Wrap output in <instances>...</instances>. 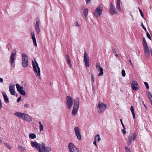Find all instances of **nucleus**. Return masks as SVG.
<instances>
[{"instance_id": "nucleus-52", "label": "nucleus", "mask_w": 152, "mask_h": 152, "mask_svg": "<svg viewBox=\"0 0 152 152\" xmlns=\"http://www.w3.org/2000/svg\"><path fill=\"white\" fill-rule=\"evenodd\" d=\"M132 115H133V118L134 119H135V115L134 113H132Z\"/></svg>"}, {"instance_id": "nucleus-45", "label": "nucleus", "mask_w": 152, "mask_h": 152, "mask_svg": "<svg viewBox=\"0 0 152 152\" xmlns=\"http://www.w3.org/2000/svg\"><path fill=\"white\" fill-rule=\"evenodd\" d=\"M21 98V96H20L19 98H18V99H17V102L18 103H19L20 102V100Z\"/></svg>"}, {"instance_id": "nucleus-40", "label": "nucleus", "mask_w": 152, "mask_h": 152, "mask_svg": "<svg viewBox=\"0 0 152 152\" xmlns=\"http://www.w3.org/2000/svg\"><path fill=\"white\" fill-rule=\"evenodd\" d=\"M65 58L66 61L70 59L69 56L67 54H66L65 55Z\"/></svg>"}, {"instance_id": "nucleus-57", "label": "nucleus", "mask_w": 152, "mask_h": 152, "mask_svg": "<svg viewBox=\"0 0 152 152\" xmlns=\"http://www.w3.org/2000/svg\"><path fill=\"white\" fill-rule=\"evenodd\" d=\"M2 107V103H0V109H1Z\"/></svg>"}, {"instance_id": "nucleus-11", "label": "nucleus", "mask_w": 152, "mask_h": 152, "mask_svg": "<svg viewBox=\"0 0 152 152\" xmlns=\"http://www.w3.org/2000/svg\"><path fill=\"white\" fill-rule=\"evenodd\" d=\"M16 86L17 90L20 94L23 96L26 95L25 91L23 90V87L20 86L18 84H16Z\"/></svg>"}, {"instance_id": "nucleus-4", "label": "nucleus", "mask_w": 152, "mask_h": 152, "mask_svg": "<svg viewBox=\"0 0 152 152\" xmlns=\"http://www.w3.org/2000/svg\"><path fill=\"white\" fill-rule=\"evenodd\" d=\"M79 99L78 98H76L74 100L73 109L72 110V114L75 116L77 114L79 109Z\"/></svg>"}, {"instance_id": "nucleus-9", "label": "nucleus", "mask_w": 152, "mask_h": 152, "mask_svg": "<svg viewBox=\"0 0 152 152\" xmlns=\"http://www.w3.org/2000/svg\"><path fill=\"white\" fill-rule=\"evenodd\" d=\"M68 148L69 152H80L79 150L72 143H69Z\"/></svg>"}, {"instance_id": "nucleus-54", "label": "nucleus", "mask_w": 152, "mask_h": 152, "mask_svg": "<svg viewBox=\"0 0 152 152\" xmlns=\"http://www.w3.org/2000/svg\"><path fill=\"white\" fill-rule=\"evenodd\" d=\"M143 46L148 45L146 42H143Z\"/></svg>"}, {"instance_id": "nucleus-42", "label": "nucleus", "mask_w": 152, "mask_h": 152, "mask_svg": "<svg viewBox=\"0 0 152 152\" xmlns=\"http://www.w3.org/2000/svg\"><path fill=\"white\" fill-rule=\"evenodd\" d=\"M91 81L93 82H94V76L93 74H91Z\"/></svg>"}, {"instance_id": "nucleus-58", "label": "nucleus", "mask_w": 152, "mask_h": 152, "mask_svg": "<svg viewBox=\"0 0 152 152\" xmlns=\"http://www.w3.org/2000/svg\"><path fill=\"white\" fill-rule=\"evenodd\" d=\"M150 51L151 53L152 52V48L150 49Z\"/></svg>"}, {"instance_id": "nucleus-59", "label": "nucleus", "mask_w": 152, "mask_h": 152, "mask_svg": "<svg viewBox=\"0 0 152 152\" xmlns=\"http://www.w3.org/2000/svg\"><path fill=\"white\" fill-rule=\"evenodd\" d=\"M39 124H40V125H42L41 124V122L40 121L39 122Z\"/></svg>"}, {"instance_id": "nucleus-27", "label": "nucleus", "mask_w": 152, "mask_h": 152, "mask_svg": "<svg viewBox=\"0 0 152 152\" xmlns=\"http://www.w3.org/2000/svg\"><path fill=\"white\" fill-rule=\"evenodd\" d=\"M66 62L67 63L69 64V66L70 68H71L72 65L71 64V61H70V59L68 60H67L66 61Z\"/></svg>"}, {"instance_id": "nucleus-22", "label": "nucleus", "mask_w": 152, "mask_h": 152, "mask_svg": "<svg viewBox=\"0 0 152 152\" xmlns=\"http://www.w3.org/2000/svg\"><path fill=\"white\" fill-rule=\"evenodd\" d=\"M94 140L98 142L101 140V138H100V135L99 134H98L95 136Z\"/></svg>"}, {"instance_id": "nucleus-56", "label": "nucleus", "mask_w": 152, "mask_h": 152, "mask_svg": "<svg viewBox=\"0 0 152 152\" xmlns=\"http://www.w3.org/2000/svg\"><path fill=\"white\" fill-rule=\"evenodd\" d=\"M142 39H143V40H142V41H143V43L146 42V41H145V38L144 37H143V38Z\"/></svg>"}, {"instance_id": "nucleus-48", "label": "nucleus", "mask_w": 152, "mask_h": 152, "mask_svg": "<svg viewBox=\"0 0 152 152\" xmlns=\"http://www.w3.org/2000/svg\"><path fill=\"white\" fill-rule=\"evenodd\" d=\"M149 52V49H145V50H144L145 53H147Z\"/></svg>"}, {"instance_id": "nucleus-25", "label": "nucleus", "mask_w": 152, "mask_h": 152, "mask_svg": "<svg viewBox=\"0 0 152 152\" xmlns=\"http://www.w3.org/2000/svg\"><path fill=\"white\" fill-rule=\"evenodd\" d=\"M28 65V61H22V65L24 67H26Z\"/></svg>"}, {"instance_id": "nucleus-55", "label": "nucleus", "mask_w": 152, "mask_h": 152, "mask_svg": "<svg viewBox=\"0 0 152 152\" xmlns=\"http://www.w3.org/2000/svg\"><path fill=\"white\" fill-rule=\"evenodd\" d=\"M3 82V80L2 78H0V82L1 83Z\"/></svg>"}, {"instance_id": "nucleus-10", "label": "nucleus", "mask_w": 152, "mask_h": 152, "mask_svg": "<svg viewBox=\"0 0 152 152\" xmlns=\"http://www.w3.org/2000/svg\"><path fill=\"white\" fill-rule=\"evenodd\" d=\"M136 134L135 133L130 134L128 136L127 140L128 145H129L131 143L132 140H134L136 138Z\"/></svg>"}, {"instance_id": "nucleus-46", "label": "nucleus", "mask_w": 152, "mask_h": 152, "mask_svg": "<svg viewBox=\"0 0 152 152\" xmlns=\"http://www.w3.org/2000/svg\"><path fill=\"white\" fill-rule=\"evenodd\" d=\"M24 106L26 108H28L29 107V105L28 104H25Z\"/></svg>"}, {"instance_id": "nucleus-34", "label": "nucleus", "mask_w": 152, "mask_h": 152, "mask_svg": "<svg viewBox=\"0 0 152 152\" xmlns=\"http://www.w3.org/2000/svg\"><path fill=\"white\" fill-rule=\"evenodd\" d=\"M138 8L139 9V11L140 12V15H141V16H142V18H144V15L143 14V13L142 12L141 10L140 9V7H138Z\"/></svg>"}, {"instance_id": "nucleus-49", "label": "nucleus", "mask_w": 152, "mask_h": 152, "mask_svg": "<svg viewBox=\"0 0 152 152\" xmlns=\"http://www.w3.org/2000/svg\"><path fill=\"white\" fill-rule=\"evenodd\" d=\"M143 48L144 50H145V49H149L148 47V45L143 46Z\"/></svg>"}, {"instance_id": "nucleus-41", "label": "nucleus", "mask_w": 152, "mask_h": 152, "mask_svg": "<svg viewBox=\"0 0 152 152\" xmlns=\"http://www.w3.org/2000/svg\"><path fill=\"white\" fill-rule=\"evenodd\" d=\"M141 26L146 31H147L146 28L145 27V26H144L143 23H141Z\"/></svg>"}, {"instance_id": "nucleus-61", "label": "nucleus", "mask_w": 152, "mask_h": 152, "mask_svg": "<svg viewBox=\"0 0 152 152\" xmlns=\"http://www.w3.org/2000/svg\"><path fill=\"white\" fill-rule=\"evenodd\" d=\"M0 142L1 143H3V142L1 141L0 140Z\"/></svg>"}, {"instance_id": "nucleus-60", "label": "nucleus", "mask_w": 152, "mask_h": 152, "mask_svg": "<svg viewBox=\"0 0 152 152\" xmlns=\"http://www.w3.org/2000/svg\"><path fill=\"white\" fill-rule=\"evenodd\" d=\"M115 56L116 57H117L118 56V55L117 54H116L115 55Z\"/></svg>"}, {"instance_id": "nucleus-24", "label": "nucleus", "mask_w": 152, "mask_h": 152, "mask_svg": "<svg viewBox=\"0 0 152 152\" xmlns=\"http://www.w3.org/2000/svg\"><path fill=\"white\" fill-rule=\"evenodd\" d=\"M88 13V9H85L84 10L83 14L85 16V18H86L87 15Z\"/></svg>"}, {"instance_id": "nucleus-19", "label": "nucleus", "mask_w": 152, "mask_h": 152, "mask_svg": "<svg viewBox=\"0 0 152 152\" xmlns=\"http://www.w3.org/2000/svg\"><path fill=\"white\" fill-rule=\"evenodd\" d=\"M2 95L4 99V100L6 103H8L9 102V99L6 94L3 92L2 93Z\"/></svg>"}, {"instance_id": "nucleus-33", "label": "nucleus", "mask_w": 152, "mask_h": 152, "mask_svg": "<svg viewBox=\"0 0 152 152\" xmlns=\"http://www.w3.org/2000/svg\"><path fill=\"white\" fill-rule=\"evenodd\" d=\"M39 128L40 132H42L43 130L44 127L42 125H40Z\"/></svg>"}, {"instance_id": "nucleus-1", "label": "nucleus", "mask_w": 152, "mask_h": 152, "mask_svg": "<svg viewBox=\"0 0 152 152\" xmlns=\"http://www.w3.org/2000/svg\"><path fill=\"white\" fill-rule=\"evenodd\" d=\"M31 145L32 147L36 148L39 152H49L51 150L50 147H45V144L43 142L39 144L36 142H32Z\"/></svg>"}, {"instance_id": "nucleus-44", "label": "nucleus", "mask_w": 152, "mask_h": 152, "mask_svg": "<svg viewBox=\"0 0 152 152\" xmlns=\"http://www.w3.org/2000/svg\"><path fill=\"white\" fill-rule=\"evenodd\" d=\"M74 24H75V26H80V25L79 24L78 22L77 21H76L75 23Z\"/></svg>"}, {"instance_id": "nucleus-17", "label": "nucleus", "mask_w": 152, "mask_h": 152, "mask_svg": "<svg viewBox=\"0 0 152 152\" xmlns=\"http://www.w3.org/2000/svg\"><path fill=\"white\" fill-rule=\"evenodd\" d=\"M35 28L36 33L37 34H39L40 32V29L39 28V23L38 20H37L35 24Z\"/></svg>"}, {"instance_id": "nucleus-50", "label": "nucleus", "mask_w": 152, "mask_h": 152, "mask_svg": "<svg viewBox=\"0 0 152 152\" xmlns=\"http://www.w3.org/2000/svg\"><path fill=\"white\" fill-rule=\"evenodd\" d=\"M96 141H95L94 140V141L93 142V143L97 147V145H96Z\"/></svg>"}, {"instance_id": "nucleus-37", "label": "nucleus", "mask_w": 152, "mask_h": 152, "mask_svg": "<svg viewBox=\"0 0 152 152\" xmlns=\"http://www.w3.org/2000/svg\"><path fill=\"white\" fill-rule=\"evenodd\" d=\"M32 36V39L35 38V34L34 32H31V33Z\"/></svg>"}, {"instance_id": "nucleus-35", "label": "nucleus", "mask_w": 152, "mask_h": 152, "mask_svg": "<svg viewBox=\"0 0 152 152\" xmlns=\"http://www.w3.org/2000/svg\"><path fill=\"white\" fill-rule=\"evenodd\" d=\"M145 56H146V58H149L150 56V52H148L147 53H145Z\"/></svg>"}, {"instance_id": "nucleus-47", "label": "nucleus", "mask_w": 152, "mask_h": 152, "mask_svg": "<svg viewBox=\"0 0 152 152\" xmlns=\"http://www.w3.org/2000/svg\"><path fill=\"white\" fill-rule=\"evenodd\" d=\"M120 121L121 122V124L122 125V126H123V127L124 128L125 126H124V124H123V122H122V119H120Z\"/></svg>"}, {"instance_id": "nucleus-5", "label": "nucleus", "mask_w": 152, "mask_h": 152, "mask_svg": "<svg viewBox=\"0 0 152 152\" xmlns=\"http://www.w3.org/2000/svg\"><path fill=\"white\" fill-rule=\"evenodd\" d=\"M103 7L102 5H99L94 11L93 13L94 16L96 18L99 17L102 14Z\"/></svg>"}, {"instance_id": "nucleus-3", "label": "nucleus", "mask_w": 152, "mask_h": 152, "mask_svg": "<svg viewBox=\"0 0 152 152\" xmlns=\"http://www.w3.org/2000/svg\"><path fill=\"white\" fill-rule=\"evenodd\" d=\"M14 115L28 122H31L32 120V118L31 117L24 113L16 112L14 113Z\"/></svg>"}, {"instance_id": "nucleus-6", "label": "nucleus", "mask_w": 152, "mask_h": 152, "mask_svg": "<svg viewBox=\"0 0 152 152\" xmlns=\"http://www.w3.org/2000/svg\"><path fill=\"white\" fill-rule=\"evenodd\" d=\"M73 102L74 100L72 97L69 96L66 97V106L68 109H69L72 107Z\"/></svg>"}, {"instance_id": "nucleus-21", "label": "nucleus", "mask_w": 152, "mask_h": 152, "mask_svg": "<svg viewBox=\"0 0 152 152\" xmlns=\"http://www.w3.org/2000/svg\"><path fill=\"white\" fill-rule=\"evenodd\" d=\"M29 138L32 139H34L36 138V135L34 133H31L29 135Z\"/></svg>"}, {"instance_id": "nucleus-53", "label": "nucleus", "mask_w": 152, "mask_h": 152, "mask_svg": "<svg viewBox=\"0 0 152 152\" xmlns=\"http://www.w3.org/2000/svg\"><path fill=\"white\" fill-rule=\"evenodd\" d=\"M86 4H88L91 1V0H85Z\"/></svg>"}, {"instance_id": "nucleus-13", "label": "nucleus", "mask_w": 152, "mask_h": 152, "mask_svg": "<svg viewBox=\"0 0 152 152\" xmlns=\"http://www.w3.org/2000/svg\"><path fill=\"white\" fill-rule=\"evenodd\" d=\"M84 58L85 66L88 67L89 66V59L88 54L86 53H84Z\"/></svg>"}, {"instance_id": "nucleus-26", "label": "nucleus", "mask_w": 152, "mask_h": 152, "mask_svg": "<svg viewBox=\"0 0 152 152\" xmlns=\"http://www.w3.org/2000/svg\"><path fill=\"white\" fill-rule=\"evenodd\" d=\"M4 144L10 150L12 149L11 146L9 144L6 143H4Z\"/></svg>"}, {"instance_id": "nucleus-23", "label": "nucleus", "mask_w": 152, "mask_h": 152, "mask_svg": "<svg viewBox=\"0 0 152 152\" xmlns=\"http://www.w3.org/2000/svg\"><path fill=\"white\" fill-rule=\"evenodd\" d=\"M18 148L19 151H25L26 148L25 147L19 145L18 147Z\"/></svg>"}, {"instance_id": "nucleus-29", "label": "nucleus", "mask_w": 152, "mask_h": 152, "mask_svg": "<svg viewBox=\"0 0 152 152\" xmlns=\"http://www.w3.org/2000/svg\"><path fill=\"white\" fill-rule=\"evenodd\" d=\"M11 94L12 95H15V90H11L10 91Z\"/></svg>"}, {"instance_id": "nucleus-51", "label": "nucleus", "mask_w": 152, "mask_h": 152, "mask_svg": "<svg viewBox=\"0 0 152 152\" xmlns=\"http://www.w3.org/2000/svg\"><path fill=\"white\" fill-rule=\"evenodd\" d=\"M129 61L130 63V64L131 65V66L132 67H133V64H132V62H131V61L130 60H129Z\"/></svg>"}, {"instance_id": "nucleus-7", "label": "nucleus", "mask_w": 152, "mask_h": 152, "mask_svg": "<svg viewBox=\"0 0 152 152\" xmlns=\"http://www.w3.org/2000/svg\"><path fill=\"white\" fill-rule=\"evenodd\" d=\"M107 105L106 104L99 102L97 107V111L99 113L104 111L106 108Z\"/></svg>"}, {"instance_id": "nucleus-62", "label": "nucleus", "mask_w": 152, "mask_h": 152, "mask_svg": "<svg viewBox=\"0 0 152 152\" xmlns=\"http://www.w3.org/2000/svg\"><path fill=\"white\" fill-rule=\"evenodd\" d=\"M143 105L145 107V108H146V106L145 105L144 103H143Z\"/></svg>"}, {"instance_id": "nucleus-30", "label": "nucleus", "mask_w": 152, "mask_h": 152, "mask_svg": "<svg viewBox=\"0 0 152 152\" xmlns=\"http://www.w3.org/2000/svg\"><path fill=\"white\" fill-rule=\"evenodd\" d=\"M32 39L33 40V43L34 45L35 46H37V45L36 40V38Z\"/></svg>"}, {"instance_id": "nucleus-28", "label": "nucleus", "mask_w": 152, "mask_h": 152, "mask_svg": "<svg viewBox=\"0 0 152 152\" xmlns=\"http://www.w3.org/2000/svg\"><path fill=\"white\" fill-rule=\"evenodd\" d=\"M9 91L14 90L15 88V86L13 85H10L9 86Z\"/></svg>"}, {"instance_id": "nucleus-38", "label": "nucleus", "mask_w": 152, "mask_h": 152, "mask_svg": "<svg viewBox=\"0 0 152 152\" xmlns=\"http://www.w3.org/2000/svg\"><path fill=\"white\" fill-rule=\"evenodd\" d=\"M144 84L145 86H146V88L147 89H148L149 88V86L148 84V83L147 82H144Z\"/></svg>"}, {"instance_id": "nucleus-43", "label": "nucleus", "mask_w": 152, "mask_h": 152, "mask_svg": "<svg viewBox=\"0 0 152 152\" xmlns=\"http://www.w3.org/2000/svg\"><path fill=\"white\" fill-rule=\"evenodd\" d=\"M130 110L131 111L132 113H134V108L132 106L131 107Z\"/></svg>"}, {"instance_id": "nucleus-2", "label": "nucleus", "mask_w": 152, "mask_h": 152, "mask_svg": "<svg viewBox=\"0 0 152 152\" xmlns=\"http://www.w3.org/2000/svg\"><path fill=\"white\" fill-rule=\"evenodd\" d=\"M34 61L35 62H34L33 61H32L34 72L36 77H40V68L36 61L34 60Z\"/></svg>"}, {"instance_id": "nucleus-39", "label": "nucleus", "mask_w": 152, "mask_h": 152, "mask_svg": "<svg viewBox=\"0 0 152 152\" xmlns=\"http://www.w3.org/2000/svg\"><path fill=\"white\" fill-rule=\"evenodd\" d=\"M122 132L123 133V134L124 135H125L126 134V131L125 130V128L124 127V128L123 129H122Z\"/></svg>"}, {"instance_id": "nucleus-15", "label": "nucleus", "mask_w": 152, "mask_h": 152, "mask_svg": "<svg viewBox=\"0 0 152 152\" xmlns=\"http://www.w3.org/2000/svg\"><path fill=\"white\" fill-rule=\"evenodd\" d=\"M74 131L76 136L78 140H81V136L80 133V131L79 127L77 126L75 127L74 128Z\"/></svg>"}, {"instance_id": "nucleus-12", "label": "nucleus", "mask_w": 152, "mask_h": 152, "mask_svg": "<svg viewBox=\"0 0 152 152\" xmlns=\"http://www.w3.org/2000/svg\"><path fill=\"white\" fill-rule=\"evenodd\" d=\"M96 68L98 71L99 72V73L98 75L99 76H102L103 74V69L102 67H101V65L99 63H97L96 64Z\"/></svg>"}, {"instance_id": "nucleus-8", "label": "nucleus", "mask_w": 152, "mask_h": 152, "mask_svg": "<svg viewBox=\"0 0 152 152\" xmlns=\"http://www.w3.org/2000/svg\"><path fill=\"white\" fill-rule=\"evenodd\" d=\"M16 50L14 49L11 52L10 59V62L11 65V66L14 68L15 67V58L14 56L16 55Z\"/></svg>"}, {"instance_id": "nucleus-36", "label": "nucleus", "mask_w": 152, "mask_h": 152, "mask_svg": "<svg viewBox=\"0 0 152 152\" xmlns=\"http://www.w3.org/2000/svg\"><path fill=\"white\" fill-rule=\"evenodd\" d=\"M125 149L126 152H131L130 149L127 147H125Z\"/></svg>"}, {"instance_id": "nucleus-16", "label": "nucleus", "mask_w": 152, "mask_h": 152, "mask_svg": "<svg viewBox=\"0 0 152 152\" xmlns=\"http://www.w3.org/2000/svg\"><path fill=\"white\" fill-rule=\"evenodd\" d=\"M131 86L134 91H137L139 88V86L136 81H132L131 83Z\"/></svg>"}, {"instance_id": "nucleus-31", "label": "nucleus", "mask_w": 152, "mask_h": 152, "mask_svg": "<svg viewBox=\"0 0 152 152\" xmlns=\"http://www.w3.org/2000/svg\"><path fill=\"white\" fill-rule=\"evenodd\" d=\"M146 32V36L150 40H151V37L149 33L147 31Z\"/></svg>"}, {"instance_id": "nucleus-20", "label": "nucleus", "mask_w": 152, "mask_h": 152, "mask_svg": "<svg viewBox=\"0 0 152 152\" xmlns=\"http://www.w3.org/2000/svg\"><path fill=\"white\" fill-rule=\"evenodd\" d=\"M22 61H28V58L26 54L23 53L22 55Z\"/></svg>"}, {"instance_id": "nucleus-14", "label": "nucleus", "mask_w": 152, "mask_h": 152, "mask_svg": "<svg viewBox=\"0 0 152 152\" xmlns=\"http://www.w3.org/2000/svg\"><path fill=\"white\" fill-rule=\"evenodd\" d=\"M110 13L112 15H113L114 14L118 15V13L117 12L112 2H111L110 4Z\"/></svg>"}, {"instance_id": "nucleus-32", "label": "nucleus", "mask_w": 152, "mask_h": 152, "mask_svg": "<svg viewBox=\"0 0 152 152\" xmlns=\"http://www.w3.org/2000/svg\"><path fill=\"white\" fill-rule=\"evenodd\" d=\"M122 75L123 77H124L126 75V73L125 70L124 69H123L121 71Z\"/></svg>"}, {"instance_id": "nucleus-18", "label": "nucleus", "mask_w": 152, "mask_h": 152, "mask_svg": "<svg viewBox=\"0 0 152 152\" xmlns=\"http://www.w3.org/2000/svg\"><path fill=\"white\" fill-rule=\"evenodd\" d=\"M120 0H117V3L116 4V7L117 10L119 12H121L122 10L120 6Z\"/></svg>"}]
</instances>
